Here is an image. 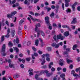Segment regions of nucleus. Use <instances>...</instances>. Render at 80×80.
Listing matches in <instances>:
<instances>
[{
	"instance_id": "f257e3e1",
	"label": "nucleus",
	"mask_w": 80,
	"mask_h": 80,
	"mask_svg": "<svg viewBox=\"0 0 80 80\" xmlns=\"http://www.w3.org/2000/svg\"><path fill=\"white\" fill-rule=\"evenodd\" d=\"M17 13V11H14L12 12H11V14H8L7 15V17L9 18H12V17L13 16V15H15Z\"/></svg>"
},
{
	"instance_id": "f03ea898",
	"label": "nucleus",
	"mask_w": 80,
	"mask_h": 80,
	"mask_svg": "<svg viewBox=\"0 0 80 80\" xmlns=\"http://www.w3.org/2000/svg\"><path fill=\"white\" fill-rule=\"evenodd\" d=\"M45 22L48 26H50V25H51L50 22V21H49V17H48L47 16L45 17Z\"/></svg>"
},
{
	"instance_id": "7ed1b4c3",
	"label": "nucleus",
	"mask_w": 80,
	"mask_h": 80,
	"mask_svg": "<svg viewBox=\"0 0 80 80\" xmlns=\"http://www.w3.org/2000/svg\"><path fill=\"white\" fill-rule=\"evenodd\" d=\"M57 37L58 39H60L61 40H63L64 39V37L63 36H62V34H59L57 36Z\"/></svg>"
},
{
	"instance_id": "20e7f679",
	"label": "nucleus",
	"mask_w": 80,
	"mask_h": 80,
	"mask_svg": "<svg viewBox=\"0 0 80 80\" xmlns=\"http://www.w3.org/2000/svg\"><path fill=\"white\" fill-rule=\"evenodd\" d=\"M42 30H38V29H36V31H35V32H37V37H38L39 36H40V33H41Z\"/></svg>"
},
{
	"instance_id": "39448f33",
	"label": "nucleus",
	"mask_w": 80,
	"mask_h": 80,
	"mask_svg": "<svg viewBox=\"0 0 80 80\" xmlns=\"http://www.w3.org/2000/svg\"><path fill=\"white\" fill-rule=\"evenodd\" d=\"M77 19L76 18H73V21L71 23V24L72 25L74 24V23L75 24L77 23Z\"/></svg>"
},
{
	"instance_id": "423d86ee",
	"label": "nucleus",
	"mask_w": 80,
	"mask_h": 80,
	"mask_svg": "<svg viewBox=\"0 0 80 80\" xmlns=\"http://www.w3.org/2000/svg\"><path fill=\"white\" fill-rule=\"evenodd\" d=\"M77 5V2H75V3L72 5V8L73 11H75V5Z\"/></svg>"
},
{
	"instance_id": "0eeeda50",
	"label": "nucleus",
	"mask_w": 80,
	"mask_h": 80,
	"mask_svg": "<svg viewBox=\"0 0 80 80\" xmlns=\"http://www.w3.org/2000/svg\"><path fill=\"white\" fill-rule=\"evenodd\" d=\"M36 28L35 29V31H37V30L38 28V27H40V23H38V24H36Z\"/></svg>"
},
{
	"instance_id": "6e6552de",
	"label": "nucleus",
	"mask_w": 80,
	"mask_h": 80,
	"mask_svg": "<svg viewBox=\"0 0 80 80\" xmlns=\"http://www.w3.org/2000/svg\"><path fill=\"white\" fill-rule=\"evenodd\" d=\"M63 63H64V60L60 59L59 61L60 65H61V66H62L63 65Z\"/></svg>"
},
{
	"instance_id": "1a4fd4ad",
	"label": "nucleus",
	"mask_w": 80,
	"mask_h": 80,
	"mask_svg": "<svg viewBox=\"0 0 80 80\" xmlns=\"http://www.w3.org/2000/svg\"><path fill=\"white\" fill-rule=\"evenodd\" d=\"M69 34L70 33L68 31H67L64 33V35L65 37H68Z\"/></svg>"
},
{
	"instance_id": "9d476101",
	"label": "nucleus",
	"mask_w": 80,
	"mask_h": 80,
	"mask_svg": "<svg viewBox=\"0 0 80 80\" xmlns=\"http://www.w3.org/2000/svg\"><path fill=\"white\" fill-rule=\"evenodd\" d=\"M59 45L62 46V45H63V42H61L57 44V46L55 47V48H58V47H59Z\"/></svg>"
},
{
	"instance_id": "9b49d317",
	"label": "nucleus",
	"mask_w": 80,
	"mask_h": 80,
	"mask_svg": "<svg viewBox=\"0 0 80 80\" xmlns=\"http://www.w3.org/2000/svg\"><path fill=\"white\" fill-rule=\"evenodd\" d=\"M13 42L15 44H16V43H19V40L18 38L16 39V40L14 39L13 41Z\"/></svg>"
},
{
	"instance_id": "f8f14e48",
	"label": "nucleus",
	"mask_w": 80,
	"mask_h": 80,
	"mask_svg": "<svg viewBox=\"0 0 80 80\" xmlns=\"http://www.w3.org/2000/svg\"><path fill=\"white\" fill-rule=\"evenodd\" d=\"M62 27H63V28H68V30H69V31H71V29H70V28H69V27L67 26V25H62Z\"/></svg>"
},
{
	"instance_id": "ddd939ff",
	"label": "nucleus",
	"mask_w": 80,
	"mask_h": 80,
	"mask_svg": "<svg viewBox=\"0 0 80 80\" xmlns=\"http://www.w3.org/2000/svg\"><path fill=\"white\" fill-rule=\"evenodd\" d=\"M53 39L56 42H58V38L56 36V35H55L53 37Z\"/></svg>"
},
{
	"instance_id": "4468645a",
	"label": "nucleus",
	"mask_w": 80,
	"mask_h": 80,
	"mask_svg": "<svg viewBox=\"0 0 80 80\" xmlns=\"http://www.w3.org/2000/svg\"><path fill=\"white\" fill-rule=\"evenodd\" d=\"M5 45L3 44L2 47V52L4 53L5 52Z\"/></svg>"
},
{
	"instance_id": "2eb2a0df",
	"label": "nucleus",
	"mask_w": 80,
	"mask_h": 80,
	"mask_svg": "<svg viewBox=\"0 0 80 80\" xmlns=\"http://www.w3.org/2000/svg\"><path fill=\"white\" fill-rule=\"evenodd\" d=\"M55 15V13L53 12H52L50 15V17L51 18H53Z\"/></svg>"
},
{
	"instance_id": "dca6fc26",
	"label": "nucleus",
	"mask_w": 80,
	"mask_h": 80,
	"mask_svg": "<svg viewBox=\"0 0 80 80\" xmlns=\"http://www.w3.org/2000/svg\"><path fill=\"white\" fill-rule=\"evenodd\" d=\"M13 48L14 49V51H16V52L17 53L19 51V49H18V48L17 47H13Z\"/></svg>"
},
{
	"instance_id": "f3484780",
	"label": "nucleus",
	"mask_w": 80,
	"mask_h": 80,
	"mask_svg": "<svg viewBox=\"0 0 80 80\" xmlns=\"http://www.w3.org/2000/svg\"><path fill=\"white\" fill-rule=\"evenodd\" d=\"M11 32L12 34V37H14V34H15V30H12Z\"/></svg>"
},
{
	"instance_id": "a211bd4d",
	"label": "nucleus",
	"mask_w": 80,
	"mask_h": 80,
	"mask_svg": "<svg viewBox=\"0 0 80 80\" xmlns=\"http://www.w3.org/2000/svg\"><path fill=\"white\" fill-rule=\"evenodd\" d=\"M24 21H25L24 18H23V19H22V20H21L19 22V24L21 25V24H22V23H23V22H24Z\"/></svg>"
},
{
	"instance_id": "6ab92c4d",
	"label": "nucleus",
	"mask_w": 80,
	"mask_h": 80,
	"mask_svg": "<svg viewBox=\"0 0 80 80\" xmlns=\"http://www.w3.org/2000/svg\"><path fill=\"white\" fill-rule=\"evenodd\" d=\"M78 47V45H77V44H75L72 47L73 50H75V48H77Z\"/></svg>"
},
{
	"instance_id": "aec40b11",
	"label": "nucleus",
	"mask_w": 80,
	"mask_h": 80,
	"mask_svg": "<svg viewBox=\"0 0 80 80\" xmlns=\"http://www.w3.org/2000/svg\"><path fill=\"white\" fill-rule=\"evenodd\" d=\"M39 42V41L38 39H37L36 40L35 42V44L36 46H38V43Z\"/></svg>"
},
{
	"instance_id": "412c9836",
	"label": "nucleus",
	"mask_w": 80,
	"mask_h": 80,
	"mask_svg": "<svg viewBox=\"0 0 80 80\" xmlns=\"http://www.w3.org/2000/svg\"><path fill=\"white\" fill-rule=\"evenodd\" d=\"M66 60H67V62L68 63H70V62H73V61H72V60H70L68 59V58H67Z\"/></svg>"
},
{
	"instance_id": "4be33fe9",
	"label": "nucleus",
	"mask_w": 80,
	"mask_h": 80,
	"mask_svg": "<svg viewBox=\"0 0 80 80\" xmlns=\"http://www.w3.org/2000/svg\"><path fill=\"white\" fill-rule=\"evenodd\" d=\"M53 65V62H50L48 65L49 68H52V66Z\"/></svg>"
},
{
	"instance_id": "5701e85b",
	"label": "nucleus",
	"mask_w": 80,
	"mask_h": 80,
	"mask_svg": "<svg viewBox=\"0 0 80 80\" xmlns=\"http://www.w3.org/2000/svg\"><path fill=\"white\" fill-rule=\"evenodd\" d=\"M28 16H29V17H30L31 18L33 22H35V18H32V16H31L30 15H28Z\"/></svg>"
},
{
	"instance_id": "b1692460",
	"label": "nucleus",
	"mask_w": 80,
	"mask_h": 80,
	"mask_svg": "<svg viewBox=\"0 0 80 80\" xmlns=\"http://www.w3.org/2000/svg\"><path fill=\"white\" fill-rule=\"evenodd\" d=\"M64 53L65 55V56H66V57H68V53L67 52V51H65V52H64Z\"/></svg>"
},
{
	"instance_id": "393cba45",
	"label": "nucleus",
	"mask_w": 80,
	"mask_h": 80,
	"mask_svg": "<svg viewBox=\"0 0 80 80\" xmlns=\"http://www.w3.org/2000/svg\"><path fill=\"white\" fill-rule=\"evenodd\" d=\"M33 72V70L32 68H29L28 70V72L29 73L30 72Z\"/></svg>"
},
{
	"instance_id": "a878e982",
	"label": "nucleus",
	"mask_w": 80,
	"mask_h": 80,
	"mask_svg": "<svg viewBox=\"0 0 80 80\" xmlns=\"http://www.w3.org/2000/svg\"><path fill=\"white\" fill-rule=\"evenodd\" d=\"M53 75V73H48L46 74V76L48 77H50V76H51V75Z\"/></svg>"
},
{
	"instance_id": "bb28decb",
	"label": "nucleus",
	"mask_w": 80,
	"mask_h": 80,
	"mask_svg": "<svg viewBox=\"0 0 80 80\" xmlns=\"http://www.w3.org/2000/svg\"><path fill=\"white\" fill-rule=\"evenodd\" d=\"M8 45L9 47H11L13 46V44L11 42H9L8 43Z\"/></svg>"
},
{
	"instance_id": "cd10ccee",
	"label": "nucleus",
	"mask_w": 80,
	"mask_h": 80,
	"mask_svg": "<svg viewBox=\"0 0 80 80\" xmlns=\"http://www.w3.org/2000/svg\"><path fill=\"white\" fill-rule=\"evenodd\" d=\"M4 40H5V36H2L1 38V42H3Z\"/></svg>"
},
{
	"instance_id": "c85d7f7f",
	"label": "nucleus",
	"mask_w": 80,
	"mask_h": 80,
	"mask_svg": "<svg viewBox=\"0 0 80 80\" xmlns=\"http://www.w3.org/2000/svg\"><path fill=\"white\" fill-rule=\"evenodd\" d=\"M45 54H43L42 56V60H45Z\"/></svg>"
},
{
	"instance_id": "c756f323",
	"label": "nucleus",
	"mask_w": 80,
	"mask_h": 80,
	"mask_svg": "<svg viewBox=\"0 0 80 80\" xmlns=\"http://www.w3.org/2000/svg\"><path fill=\"white\" fill-rule=\"evenodd\" d=\"M52 47H55H55H57V44H56V43H53L52 44Z\"/></svg>"
},
{
	"instance_id": "7c9ffc66",
	"label": "nucleus",
	"mask_w": 80,
	"mask_h": 80,
	"mask_svg": "<svg viewBox=\"0 0 80 80\" xmlns=\"http://www.w3.org/2000/svg\"><path fill=\"white\" fill-rule=\"evenodd\" d=\"M38 76H39V75H38L37 74H36L35 75V79L37 80L38 78Z\"/></svg>"
},
{
	"instance_id": "2f4dec72",
	"label": "nucleus",
	"mask_w": 80,
	"mask_h": 80,
	"mask_svg": "<svg viewBox=\"0 0 80 80\" xmlns=\"http://www.w3.org/2000/svg\"><path fill=\"white\" fill-rule=\"evenodd\" d=\"M65 6L66 7H69V3H65Z\"/></svg>"
},
{
	"instance_id": "473e14b6",
	"label": "nucleus",
	"mask_w": 80,
	"mask_h": 80,
	"mask_svg": "<svg viewBox=\"0 0 80 80\" xmlns=\"http://www.w3.org/2000/svg\"><path fill=\"white\" fill-rule=\"evenodd\" d=\"M9 67L10 68H12V67H13V64H12L10 63L9 65Z\"/></svg>"
},
{
	"instance_id": "72a5a7b5",
	"label": "nucleus",
	"mask_w": 80,
	"mask_h": 80,
	"mask_svg": "<svg viewBox=\"0 0 80 80\" xmlns=\"http://www.w3.org/2000/svg\"><path fill=\"white\" fill-rule=\"evenodd\" d=\"M5 37L6 38H8L10 37V34L9 33H8L7 35L5 36Z\"/></svg>"
},
{
	"instance_id": "f704fd0d",
	"label": "nucleus",
	"mask_w": 80,
	"mask_h": 80,
	"mask_svg": "<svg viewBox=\"0 0 80 80\" xmlns=\"http://www.w3.org/2000/svg\"><path fill=\"white\" fill-rule=\"evenodd\" d=\"M3 63V59H0V64H2Z\"/></svg>"
},
{
	"instance_id": "c9c22d12",
	"label": "nucleus",
	"mask_w": 80,
	"mask_h": 80,
	"mask_svg": "<svg viewBox=\"0 0 80 80\" xmlns=\"http://www.w3.org/2000/svg\"><path fill=\"white\" fill-rule=\"evenodd\" d=\"M65 77V74H62L60 75V77H61V78H64V77Z\"/></svg>"
},
{
	"instance_id": "e433bc0d",
	"label": "nucleus",
	"mask_w": 80,
	"mask_h": 80,
	"mask_svg": "<svg viewBox=\"0 0 80 80\" xmlns=\"http://www.w3.org/2000/svg\"><path fill=\"white\" fill-rule=\"evenodd\" d=\"M20 67L22 68H24L25 66L23 64H21L20 65Z\"/></svg>"
},
{
	"instance_id": "4c0bfd02",
	"label": "nucleus",
	"mask_w": 80,
	"mask_h": 80,
	"mask_svg": "<svg viewBox=\"0 0 80 80\" xmlns=\"http://www.w3.org/2000/svg\"><path fill=\"white\" fill-rule=\"evenodd\" d=\"M73 65L71 64L69 67V68L70 69H72L73 68Z\"/></svg>"
},
{
	"instance_id": "58836bf2",
	"label": "nucleus",
	"mask_w": 80,
	"mask_h": 80,
	"mask_svg": "<svg viewBox=\"0 0 80 80\" xmlns=\"http://www.w3.org/2000/svg\"><path fill=\"white\" fill-rule=\"evenodd\" d=\"M45 56L46 57H50V54H48V53H47V54H45Z\"/></svg>"
},
{
	"instance_id": "ea45409f",
	"label": "nucleus",
	"mask_w": 80,
	"mask_h": 80,
	"mask_svg": "<svg viewBox=\"0 0 80 80\" xmlns=\"http://www.w3.org/2000/svg\"><path fill=\"white\" fill-rule=\"evenodd\" d=\"M71 12V10L70 9L68 8L66 10V12L67 13H68V12Z\"/></svg>"
},
{
	"instance_id": "a19ab883",
	"label": "nucleus",
	"mask_w": 80,
	"mask_h": 80,
	"mask_svg": "<svg viewBox=\"0 0 80 80\" xmlns=\"http://www.w3.org/2000/svg\"><path fill=\"white\" fill-rule=\"evenodd\" d=\"M48 51H51L52 50V48L50 47H48Z\"/></svg>"
},
{
	"instance_id": "79ce46f5",
	"label": "nucleus",
	"mask_w": 80,
	"mask_h": 80,
	"mask_svg": "<svg viewBox=\"0 0 80 80\" xmlns=\"http://www.w3.org/2000/svg\"><path fill=\"white\" fill-rule=\"evenodd\" d=\"M31 60V58H26V60L28 62H29V61H30Z\"/></svg>"
},
{
	"instance_id": "37998d69",
	"label": "nucleus",
	"mask_w": 80,
	"mask_h": 80,
	"mask_svg": "<svg viewBox=\"0 0 80 80\" xmlns=\"http://www.w3.org/2000/svg\"><path fill=\"white\" fill-rule=\"evenodd\" d=\"M44 4H45V5H46L47 6V5H49V3H48V2H47V1L45 2Z\"/></svg>"
},
{
	"instance_id": "c03bdc74",
	"label": "nucleus",
	"mask_w": 80,
	"mask_h": 80,
	"mask_svg": "<svg viewBox=\"0 0 80 80\" xmlns=\"http://www.w3.org/2000/svg\"><path fill=\"white\" fill-rule=\"evenodd\" d=\"M32 48L33 50V51H34L35 52V51H37V49H36V48H35V47H32Z\"/></svg>"
},
{
	"instance_id": "a18cd8bd",
	"label": "nucleus",
	"mask_w": 80,
	"mask_h": 80,
	"mask_svg": "<svg viewBox=\"0 0 80 80\" xmlns=\"http://www.w3.org/2000/svg\"><path fill=\"white\" fill-rule=\"evenodd\" d=\"M62 70V68L61 67H59L57 68V70L58 71H60V70Z\"/></svg>"
},
{
	"instance_id": "49530a36",
	"label": "nucleus",
	"mask_w": 80,
	"mask_h": 80,
	"mask_svg": "<svg viewBox=\"0 0 80 80\" xmlns=\"http://www.w3.org/2000/svg\"><path fill=\"white\" fill-rule=\"evenodd\" d=\"M34 55L35 57H37L38 56V53H34Z\"/></svg>"
},
{
	"instance_id": "de8ad7c7",
	"label": "nucleus",
	"mask_w": 80,
	"mask_h": 80,
	"mask_svg": "<svg viewBox=\"0 0 80 80\" xmlns=\"http://www.w3.org/2000/svg\"><path fill=\"white\" fill-rule=\"evenodd\" d=\"M58 26L59 28H61V27H62V25H61V24L59 23L58 24Z\"/></svg>"
},
{
	"instance_id": "09e8293b",
	"label": "nucleus",
	"mask_w": 80,
	"mask_h": 80,
	"mask_svg": "<svg viewBox=\"0 0 80 80\" xmlns=\"http://www.w3.org/2000/svg\"><path fill=\"white\" fill-rule=\"evenodd\" d=\"M41 33L43 37H44L45 36V33H44V32H43V31H42Z\"/></svg>"
},
{
	"instance_id": "8fccbe9b",
	"label": "nucleus",
	"mask_w": 80,
	"mask_h": 80,
	"mask_svg": "<svg viewBox=\"0 0 80 80\" xmlns=\"http://www.w3.org/2000/svg\"><path fill=\"white\" fill-rule=\"evenodd\" d=\"M65 3H68L70 2V0H64Z\"/></svg>"
},
{
	"instance_id": "3c124183",
	"label": "nucleus",
	"mask_w": 80,
	"mask_h": 80,
	"mask_svg": "<svg viewBox=\"0 0 80 80\" xmlns=\"http://www.w3.org/2000/svg\"><path fill=\"white\" fill-rule=\"evenodd\" d=\"M18 31H20L22 30V28H21V27H20V26H19L18 27Z\"/></svg>"
},
{
	"instance_id": "603ef678",
	"label": "nucleus",
	"mask_w": 80,
	"mask_h": 80,
	"mask_svg": "<svg viewBox=\"0 0 80 80\" xmlns=\"http://www.w3.org/2000/svg\"><path fill=\"white\" fill-rule=\"evenodd\" d=\"M79 70H80V67L77 68L76 69V72H77Z\"/></svg>"
},
{
	"instance_id": "864d4df0",
	"label": "nucleus",
	"mask_w": 80,
	"mask_h": 80,
	"mask_svg": "<svg viewBox=\"0 0 80 80\" xmlns=\"http://www.w3.org/2000/svg\"><path fill=\"white\" fill-rule=\"evenodd\" d=\"M33 75V74L32 72H29V76H31V75Z\"/></svg>"
},
{
	"instance_id": "5fc2aeb1",
	"label": "nucleus",
	"mask_w": 80,
	"mask_h": 80,
	"mask_svg": "<svg viewBox=\"0 0 80 80\" xmlns=\"http://www.w3.org/2000/svg\"><path fill=\"white\" fill-rule=\"evenodd\" d=\"M27 45L28 46H29L30 44H31V42L30 41H28L27 43Z\"/></svg>"
},
{
	"instance_id": "6e6d98bb",
	"label": "nucleus",
	"mask_w": 80,
	"mask_h": 80,
	"mask_svg": "<svg viewBox=\"0 0 80 80\" xmlns=\"http://www.w3.org/2000/svg\"><path fill=\"white\" fill-rule=\"evenodd\" d=\"M38 52L39 54H42L43 53V52L41 51H38Z\"/></svg>"
},
{
	"instance_id": "4d7b16f0",
	"label": "nucleus",
	"mask_w": 80,
	"mask_h": 80,
	"mask_svg": "<svg viewBox=\"0 0 80 80\" xmlns=\"http://www.w3.org/2000/svg\"><path fill=\"white\" fill-rule=\"evenodd\" d=\"M51 70L52 71V72H55V69L54 68H51Z\"/></svg>"
},
{
	"instance_id": "13d9d810",
	"label": "nucleus",
	"mask_w": 80,
	"mask_h": 80,
	"mask_svg": "<svg viewBox=\"0 0 80 80\" xmlns=\"http://www.w3.org/2000/svg\"><path fill=\"white\" fill-rule=\"evenodd\" d=\"M7 33H10V30L9 28H8L7 30Z\"/></svg>"
},
{
	"instance_id": "bf43d9fd",
	"label": "nucleus",
	"mask_w": 80,
	"mask_h": 80,
	"mask_svg": "<svg viewBox=\"0 0 80 80\" xmlns=\"http://www.w3.org/2000/svg\"><path fill=\"white\" fill-rule=\"evenodd\" d=\"M75 72V71L74 70H72L71 71V73L72 74H74V73Z\"/></svg>"
},
{
	"instance_id": "052dcab7",
	"label": "nucleus",
	"mask_w": 80,
	"mask_h": 80,
	"mask_svg": "<svg viewBox=\"0 0 80 80\" xmlns=\"http://www.w3.org/2000/svg\"><path fill=\"white\" fill-rule=\"evenodd\" d=\"M43 60V61L42 62V65H43L45 63V59H42Z\"/></svg>"
},
{
	"instance_id": "680f3d73",
	"label": "nucleus",
	"mask_w": 80,
	"mask_h": 80,
	"mask_svg": "<svg viewBox=\"0 0 80 80\" xmlns=\"http://www.w3.org/2000/svg\"><path fill=\"white\" fill-rule=\"evenodd\" d=\"M39 41H40V42H41V43H43V41H42V39L39 38Z\"/></svg>"
},
{
	"instance_id": "e2e57ef3",
	"label": "nucleus",
	"mask_w": 80,
	"mask_h": 80,
	"mask_svg": "<svg viewBox=\"0 0 80 80\" xmlns=\"http://www.w3.org/2000/svg\"><path fill=\"white\" fill-rule=\"evenodd\" d=\"M39 15V13H36L35 14V16H36V17H38V16Z\"/></svg>"
},
{
	"instance_id": "0e129e2a",
	"label": "nucleus",
	"mask_w": 80,
	"mask_h": 80,
	"mask_svg": "<svg viewBox=\"0 0 80 80\" xmlns=\"http://www.w3.org/2000/svg\"><path fill=\"white\" fill-rule=\"evenodd\" d=\"M25 4H27V3H28V0H25L24 2Z\"/></svg>"
},
{
	"instance_id": "69168bd1",
	"label": "nucleus",
	"mask_w": 80,
	"mask_h": 80,
	"mask_svg": "<svg viewBox=\"0 0 80 80\" xmlns=\"http://www.w3.org/2000/svg\"><path fill=\"white\" fill-rule=\"evenodd\" d=\"M67 70L66 69V68H63V70H62V71L63 72H66Z\"/></svg>"
},
{
	"instance_id": "338daca9",
	"label": "nucleus",
	"mask_w": 80,
	"mask_h": 80,
	"mask_svg": "<svg viewBox=\"0 0 80 80\" xmlns=\"http://www.w3.org/2000/svg\"><path fill=\"white\" fill-rule=\"evenodd\" d=\"M46 60L48 62H49V61H50V58H49L47 57L46 58Z\"/></svg>"
},
{
	"instance_id": "774afa93",
	"label": "nucleus",
	"mask_w": 80,
	"mask_h": 80,
	"mask_svg": "<svg viewBox=\"0 0 80 80\" xmlns=\"http://www.w3.org/2000/svg\"><path fill=\"white\" fill-rule=\"evenodd\" d=\"M51 8L52 9H55V6L52 5V6Z\"/></svg>"
}]
</instances>
